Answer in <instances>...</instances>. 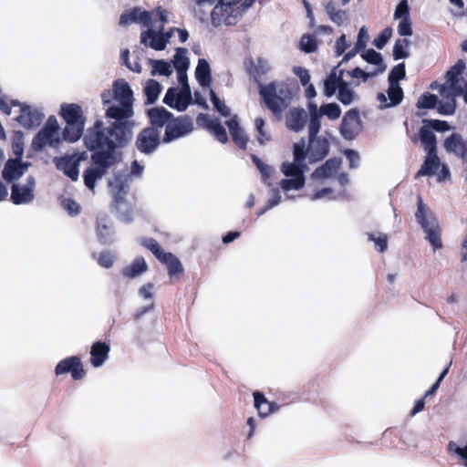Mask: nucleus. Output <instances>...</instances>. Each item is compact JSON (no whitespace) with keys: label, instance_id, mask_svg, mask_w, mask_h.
<instances>
[{"label":"nucleus","instance_id":"e2e57ef3","mask_svg":"<svg viewBox=\"0 0 467 467\" xmlns=\"http://www.w3.org/2000/svg\"><path fill=\"white\" fill-rule=\"evenodd\" d=\"M141 244L149 249L159 260L161 258V254L166 253L162 251L159 243L153 238H146L141 242Z\"/></svg>","mask_w":467,"mask_h":467},{"label":"nucleus","instance_id":"0eeeda50","mask_svg":"<svg viewBox=\"0 0 467 467\" xmlns=\"http://www.w3.org/2000/svg\"><path fill=\"white\" fill-rule=\"evenodd\" d=\"M305 139L302 138L293 145L294 161H285L281 165V171L285 177L305 178V172L308 170L306 164Z\"/></svg>","mask_w":467,"mask_h":467},{"label":"nucleus","instance_id":"f03ea898","mask_svg":"<svg viewBox=\"0 0 467 467\" xmlns=\"http://www.w3.org/2000/svg\"><path fill=\"white\" fill-rule=\"evenodd\" d=\"M143 170L144 167L138 161H133L130 173L127 171H119L109 181V192L113 198L111 207L116 212L118 219L124 223H130L133 221V209L127 201L131 176L140 177Z\"/></svg>","mask_w":467,"mask_h":467},{"label":"nucleus","instance_id":"603ef678","mask_svg":"<svg viewBox=\"0 0 467 467\" xmlns=\"http://www.w3.org/2000/svg\"><path fill=\"white\" fill-rule=\"evenodd\" d=\"M406 69L405 63L396 65L389 73L388 80L389 84H400L399 81L405 78Z\"/></svg>","mask_w":467,"mask_h":467},{"label":"nucleus","instance_id":"f8f14e48","mask_svg":"<svg viewBox=\"0 0 467 467\" xmlns=\"http://www.w3.org/2000/svg\"><path fill=\"white\" fill-rule=\"evenodd\" d=\"M362 123L359 110L355 108L346 112L340 125V134L347 140H353L360 133Z\"/></svg>","mask_w":467,"mask_h":467},{"label":"nucleus","instance_id":"2f4dec72","mask_svg":"<svg viewBox=\"0 0 467 467\" xmlns=\"http://www.w3.org/2000/svg\"><path fill=\"white\" fill-rule=\"evenodd\" d=\"M219 0H194L192 5V12L194 16L202 23L208 20L209 9L214 6Z\"/></svg>","mask_w":467,"mask_h":467},{"label":"nucleus","instance_id":"774afa93","mask_svg":"<svg viewBox=\"0 0 467 467\" xmlns=\"http://www.w3.org/2000/svg\"><path fill=\"white\" fill-rule=\"evenodd\" d=\"M61 205L64 210H66L69 215L76 216L80 212L79 204L71 198H66L62 201Z\"/></svg>","mask_w":467,"mask_h":467},{"label":"nucleus","instance_id":"412c9836","mask_svg":"<svg viewBox=\"0 0 467 467\" xmlns=\"http://www.w3.org/2000/svg\"><path fill=\"white\" fill-rule=\"evenodd\" d=\"M140 43L145 47H150L157 51L164 50L167 47L166 40L163 38L160 31L156 32L151 28H149L140 34Z\"/></svg>","mask_w":467,"mask_h":467},{"label":"nucleus","instance_id":"4be33fe9","mask_svg":"<svg viewBox=\"0 0 467 467\" xmlns=\"http://www.w3.org/2000/svg\"><path fill=\"white\" fill-rule=\"evenodd\" d=\"M2 179L5 183H18L17 182L24 176L19 166L18 160L9 158L2 170Z\"/></svg>","mask_w":467,"mask_h":467},{"label":"nucleus","instance_id":"3c124183","mask_svg":"<svg viewBox=\"0 0 467 467\" xmlns=\"http://www.w3.org/2000/svg\"><path fill=\"white\" fill-rule=\"evenodd\" d=\"M150 63L153 67L152 75L158 73L161 76L169 77L172 73L170 63L163 59L150 60Z\"/></svg>","mask_w":467,"mask_h":467},{"label":"nucleus","instance_id":"393cba45","mask_svg":"<svg viewBox=\"0 0 467 467\" xmlns=\"http://www.w3.org/2000/svg\"><path fill=\"white\" fill-rule=\"evenodd\" d=\"M110 348L106 342L97 341L95 342L90 350L91 359L90 362L93 367L99 368L109 358Z\"/></svg>","mask_w":467,"mask_h":467},{"label":"nucleus","instance_id":"c756f323","mask_svg":"<svg viewBox=\"0 0 467 467\" xmlns=\"http://www.w3.org/2000/svg\"><path fill=\"white\" fill-rule=\"evenodd\" d=\"M195 78L201 87L209 88L211 86V67L209 62L205 58H200L198 60V64L195 68Z\"/></svg>","mask_w":467,"mask_h":467},{"label":"nucleus","instance_id":"c9c22d12","mask_svg":"<svg viewBox=\"0 0 467 467\" xmlns=\"http://www.w3.org/2000/svg\"><path fill=\"white\" fill-rule=\"evenodd\" d=\"M254 399V406L262 417H266L269 413L275 412L278 409L275 403L269 402L261 392L255 391Z\"/></svg>","mask_w":467,"mask_h":467},{"label":"nucleus","instance_id":"338daca9","mask_svg":"<svg viewBox=\"0 0 467 467\" xmlns=\"http://www.w3.org/2000/svg\"><path fill=\"white\" fill-rule=\"evenodd\" d=\"M395 19L410 18V6L408 0H400L394 12Z\"/></svg>","mask_w":467,"mask_h":467},{"label":"nucleus","instance_id":"dca6fc26","mask_svg":"<svg viewBox=\"0 0 467 467\" xmlns=\"http://www.w3.org/2000/svg\"><path fill=\"white\" fill-rule=\"evenodd\" d=\"M53 162L58 171H62L67 177L71 179L73 182L78 180L79 167L78 166V163L75 162V160L71 156V154L55 157L53 159Z\"/></svg>","mask_w":467,"mask_h":467},{"label":"nucleus","instance_id":"13d9d810","mask_svg":"<svg viewBox=\"0 0 467 467\" xmlns=\"http://www.w3.org/2000/svg\"><path fill=\"white\" fill-rule=\"evenodd\" d=\"M210 132L214 138L221 143H226L228 141V136L225 128L222 125L220 119L211 127Z\"/></svg>","mask_w":467,"mask_h":467},{"label":"nucleus","instance_id":"4c0bfd02","mask_svg":"<svg viewBox=\"0 0 467 467\" xmlns=\"http://www.w3.org/2000/svg\"><path fill=\"white\" fill-rule=\"evenodd\" d=\"M360 57L368 64H372L378 67L374 72L383 73L386 70V65L384 64L382 55L376 50L369 48L365 49L360 54Z\"/></svg>","mask_w":467,"mask_h":467},{"label":"nucleus","instance_id":"20e7f679","mask_svg":"<svg viewBox=\"0 0 467 467\" xmlns=\"http://www.w3.org/2000/svg\"><path fill=\"white\" fill-rule=\"evenodd\" d=\"M259 94L267 109L274 114L282 112L292 98L290 87L284 82L273 81L267 85L259 84Z\"/></svg>","mask_w":467,"mask_h":467},{"label":"nucleus","instance_id":"864d4df0","mask_svg":"<svg viewBox=\"0 0 467 467\" xmlns=\"http://www.w3.org/2000/svg\"><path fill=\"white\" fill-rule=\"evenodd\" d=\"M210 99L213 105L214 109L218 111L222 116L228 117L231 115L230 109L224 104L223 101L218 98L213 89H210Z\"/></svg>","mask_w":467,"mask_h":467},{"label":"nucleus","instance_id":"a878e982","mask_svg":"<svg viewBox=\"0 0 467 467\" xmlns=\"http://www.w3.org/2000/svg\"><path fill=\"white\" fill-rule=\"evenodd\" d=\"M441 164L440 159L437 155V151H429L427 156L420 167L417 171L415 178L421 176H432L436 173Z\"/></svg>","mask_w":467,"mask_h":467},{"label":"nucleus","instance_id":"c85d7f7f","mask_svg":"<svg viewBox=\"0 0 467 467\" xmlns=\"http://www.w3.org/2000/svg\"><path fill=\"white\" fill-rule=\"evenodd\" d=\"M325 11L329 20L337 26H341L345 23H348L349 20V15L348 11L342 9L341 7L335 6L333 2L326 3Z\"/></svg>","mask_w":467,"mask_h":467},{"label":"nucleus","instance_id":"6e6552de","mask_svg":"<svg viewBox=\"0 0 467 467\" xmlns=\"http://www.w3.org/2000/svg\"><path fill=\"white\" fill-rule=\"evenodd\" d=\"M192 130L193 122L191 117L187 115L178 118L172 117L171 121L166 125L163 142L170 143L190 134Z\"/></svg>","mask_w":467,"mask_h":467},{"label":"nucleus","instance_id":"79ce46f5","mask_svg":"<svg viewBox=\"0 0 467 467\" xmlns=\"http://www.w3.org/2000/svg\"><path fill=\"white\" fill-rule=\"evenodd\" d=\"M84 124H67L63 130V140L68 142H76L83 135Z\"/></svg>","mask_w":467,"mask_h":467},{"label":"nucleus","instance_id":"9d476101","mask_svg":"<svg viewBox=\"0 0 467 467\" xmlns=\"http://www.w3.org/2000/svg\"><path fill=\"white\" fill-rule=\"evenodd\" d=\"M36 179L29 175L24 184L13 183L11 185L10 201L16 205L29 204L35 199Z\"/></svg>","mask_w":467,"mask_h":467},{"label":"nucleus","instance_id":"bb28decb","mask_svg":"<svg viewBox=\"0 0 467 467\" xmlns=\"http://www.w3.org/2000/svg\"><path fill=\"white\" fill-rule=\"evenodd\" d=\"M285 122L290 130L299 132L306 122V113L303 109H293L287 114Z\"/></svg>","mask_w":467,"mask_h":467},{"label":"nucleus","instance_id":"aec40b11","mask_svg":"<svg viewBox=\"0 0 467 467\" xmlns=\"http://www.w3.org/2000/svg\"><path fill=\"white\" fill-rule=\"evenodd\" d=\"M226 126L229 129L234 142L242 150H245L248 142V137L241 128L237 115L233 116L226 120Z\"/></svg>","mask_w":467,"mask_h":467},{"label":"nucleus","instance_id":"a19ab883","mask_svg":"<svg viewBox=\"0 0 467 467\" xmlns=\"http://www.w3.org/2000/svg\"><path fill=\"white\" fill-rule=\"evenodd\" d=\"M162 90L161 85L154 80V79H149L146 82L145 88H144V94L146 96L145 104L146 105H151L156 102L158 99L161 92Z\"/></svg>","mask_w":467,"mask_h":467},{"label":"nucleus","instance_id":"0e129e2a","mask_svg":"<svg viewBox=\"0 0 467 467\" xmlns=\"http://www.w3.org/2000/svg\"><path fill=\"white\" fill-rule=\"evenodd\" d=\"M391 36L392 29L390 27H386L378 35L377 37L374 38L373 45L377 48L382 49L386 46Z\"/></svg>","mask_w":467,"mask_h":467},{"label":"nucleus","instance_id":"bf43d9fd","mask_svg":"<svg viewBox=\"0 0 467 467\" xmlns=\"http://www.w3.org/2000/svg\"><path fill=\"white\" fill-rule=\"evenodd\" d=\"M116 260V254L109 250L102 251L97 259L98 264L104 268H110L113 266Z\"/></svg>","mask_w":467,"mask_h":467},{"label":"nucleus","instance_id":"6e6d98bb","mask_svg":"<svg viewBox=\"0 0 467 467\" xmlns=\"http://www.w3.org/2000/svg\"><path fill=\"white\" fill-rule=\"evenodd\" d=\"M368 239L375 244V248L379 253H384L388 249V237L384 234L376 236L372 233H368Z\"/></svg>","mask_w":467,"mask_h":467},{"label":"nucleus","instance_id":"58836bf2","mask_svg":"<svg viewBox=\"0 0 467 467\" xmlns=\"http://www.w3.org/2000/svg\"><path fill=\"white\" fill-rule=\"evenodd\" d=\"M148 265L142 257L136 258L130 265L122 269V275L129 278H135L147 271Z\"/></svg>","mask_w":467,"mask_h":467},{"label":"nucleus","instance_id":"7ed1b4c3","mask_svg":"<svg viewBox=\"0 0 467 467\" xmlns=\"http://www.w3.org/2000/svg\"><path fill=\"white\" fill-rule=\"evenodd\" d=\"M415 219L425 233V238L430 243L432 249L434 251L441 249L442 247V242L439 221L431 208L423 202L420 196H418L417 200Z\"/></svg>","mask_w":467,"mask_h":467},{"label":"nucleus","instance_id":"49530a36","mask_svg":"<svg viewBox=\"0 0 467 467\" xmlns=\"http://www.w3.org/2000/svg\"><path fill=\"white\" fill-rule=\"evenodd\" d=\"M306 178H293L287 177L286 179L281 180L279 185L284 192H289L291 190L298 191L305 186Z\"/></svg>","mask_w":467,"mask_h":467},{"label":"nucleus","instance_id":"e433bc0d","mask_svg":"<svg viewBox=\"0 0 467 467\" xmlns=\"http://www.w3.org/2000/svg\"><path fill=\"white\" fill-rule=\"evenodd\" d=\"M270 67L268 65V62L263 57H258L255 63L251 61V66L248 68V73L251 77L254 78V80L259 85L262 84L260 81L262 76L268 73Z\"/></svg>","mask_w":467,"mask_h":467},{"label":"nucleus","instance_id":"39448f33","mask_svg":"<svg viewBox=\"0 0 467 467\" xmlns=\"http://www.w3.org/2000/svg\"><path fill=\"white\" fill-rule=\"evenodd\" d=\"M244 12L240 0H219L210 13L212 25L214 27L234 26Z\"/></svg>","mask_w":467,"mask_h":467},{"label":"nucleus","instance_id":"6ab92c4d","mask_svg":"<svg viewBox=\"0 0 467 467\" xmlns=\"http://www.w3.org/2000/svg\"><path fill=\"white\" fill-rule=\"evenodd\" d=\"M341 163L342 160L340 158H330L312 172L311 178L313 180H325L331 178L340 168Z\"/></svg>","mask_w":467,"mask_h":467},{"label":"nucleus","instance_id":"680f3d73","mask_svg":"<svg viewBox=\"0 0 467 467\" xmlns=\"http://www.w3.org/2000/svg\"><path fill=\"white\" fill-rule=\"evenodd\" d=\"M300 48L306 53H313L317 50V41L314 36L304 35L300 39Z\"/></svg>","mask_w":467,"mask_h":467},{"label":"nucleus","instance_id":"cd10ccee","mask_svg":"<svg viewBox=\"0 0 467 467\" xmlns=\"http://www.w3.org/2000/svg\"><path fill=\"white\" fill-rule=\"evenodd\" d=\"M61 116L67 124H84L81 108L77 104L62 105Z\"/></svg>","mask_w":467,"mask_h":467},{"label":"nucleus","instance_id":"37998d69","mask_svg":"<svg viewBox=\"0 0 467 467\" xmlns=\"http://www.w3.org/2000/svg\"><path fill=\"white\" fill-rule=\"evenodd\" d=\"M187 49L184 47H177L175 55L173 56L172 64L176 71H187L190 66Z\"/></svg>","mask_w":467,"mask_h":467},{"label":"nucleus","instance_id":"72a5a7b5","mask_svg":"<svg viewBox=\"0 0 467 467\" xmlns=\"http://www.w3.org/2000/svg\"><path fill=\"white\" fill-rule=\"evenodd\" d=\"M466 67L465 62L459 59L446 73V82L449 84V88L453 89L459 85V77L463 73Z\"/></svg>","mask_w":467,"mask_h":467},{"label":"nucleus","instance_id":"ea45409f","mask_svg":"<svg viewBox=\"0 0 467 467\" xmlns=\"http://www.w3.org/2000/svg\"><path fill=\"white\" fill-rule=\"evenodd\" d=\"M420 139L421 140V143L423 144L424 150L429 151H437L436 147V136L431 130V128L423 126L420 129L419 131Z\"/></svg>","mask_w":467,"mask_h":467},{"label":"nucleus","instance_id":"09e8293b","mask_svg":"<svg viewBox=\"0 0 467 467\" xmlns=\"http://www.w3.org/2000/svg\"><path fill=\"white\" fill-rule=\"evenodd\" d=\"M410 45V41L406 38L398 39L393 47V58L395 60H400L403 58H407L410 56L407 47Z\"/></svg>","mask_w":467,"mask_h":467},{"label":"nucleus","instance_id":"f257e3e1","mask_svg":"<svg viewBox=\"0 0 467 467\" xmlns=\"http://www.w3.org/2000/svg\"><path fill=\"white\" fill-rule=\"evenodd\" d=\"M112 88L117 103L105 109L106 124L95 121L87 130L84 144L90 151L91 166L83 172L85 186L94 190L97 181L121 161V150L127 148L133 139L136 127L133 109V91L123 78L116 79Z\"/></svg>","mask_w":467,"mask_h":467},{"label":"nucleus","instance_id":"052dcab7","mask_svg":"<svg viewBox=\"0 0 467 467\" xmlns=\"http://www.w3.org/2000/svg\"><path fill=\"white\" fill-rule=\"evenodd\" d=\"M320 115L318 112H312L308 123V138L319 137L317 134L320 130Z\"/></svg>","mask_w":467,"mask_h":467},{"label":"nucleus","instance_id":"473e14b6","mask_svg":"<svg viewBox=\"0 0 467 467\" xmlns=\"http://www.w3.org/2000/svg\"><path fill=\"white\" fill-rule=\"evenodd\" d=\"M387 94L389 102L388 104L379 105L380 109L396 107L400 104L403 99V89L400 84L389 83Z\"/></svg>","mask_w":467,"mask_h":467},{"label":"nucleus","instance_id":"4d7b16f0","mask_svg":"<svg viewBox=\"0 0 467 467\" xmlns=\"http://www.w3.org/2000/svg\"><path fill=\"white\" fill-rule=\"evenodd\" d=\"M447 450L451 453H455L461 460L463 461V466L467 467V444L463 447H461L455 441H450L447 445Z\"/></svg>","mask_w":467,"mask_h":467},{"label":"nucleus","instance_id":"b1692460","mask_svg":"<svg viewBox=\"0 0 467 467\" xmlns=\"http://www.w3.org/2000/svg\"><path fill=\"white\" fill-rule=\"evenodd\" d=\"M448 88L442 86L440 89V93L442 96V99L439 100L437 104L438 112L443 116L453 115L456 109V99L455 95L447 93Z\"/></svg>","mask_w":467,"mask_h":467},{"label":"nucleus","instance_id":"69168bd1","mask_svg":"<svg viewBox=\"0 0 467 467\" xmlns=\"http://www.w3.org/2000/svg\"><path fill=\"white\" fill-rule=\"evenodd\" d=\"M255 129L257 130V140L261 145L270 140V136L265 130V120L262 118H256L254 120Z\"/></svg>","mask_w":467,"mask_h":467},{"label":"nucleus","instance_id":"5701e85b","mask_svg":"<svg viewBox=\"0 0 467 467\" xmlns=\"http://www.w3.org/2000/svg\"><path fill=\"white\" fill-rule=\"evenodd\" d=\"M115 231L107 217H99L97 221V236L100 244H110L114 242Z\"/></svg>","mask_w":467,"mask_h":467},{"label":"nucleus","instance_id":"a211bd4d","mask_svg":"<svg viewBox=\"0 0 467 467\" xmlns=\"http://www.w3.org/2000/svg\"><path fill=\"white\" fill-rule=\"evenodd\" d=\"M150 125L148 128H154L155 130L166 128V125L171 121L173 114L167 110L164 107H154L147 110Z\"/></svg>","mask_w":467,"mask_h":467},{"label":"nucleus","instance_id":"de8ad7c7","mask_svg":"<svg viewBox=\"0 0 467 467\" xmlns=\"http://www.w3.org/2000/svg\"><path fill=\"white\" fill-rule=\"evenodd\" d=\"M318 114L320 116L324 115L331 120H335L340 117L341 109L337 103H326L321 105Z\"/></svg>","mask_w":467,"mask_h":467},{"label":"nucleus","instance_id":"9b49d317","mask_svg":"<svg viewBox=\"0 0 467 467\" xmlns=\"http://www.w3.org/2000/svg\"><path fill=\"white\" fill-rule=\"evenodd\" d=\"M330 142L324 136L308 138V143L305 141L306 158L310 163L323 161L329 153Z\"/></svg>","mask_w":467,"mask_h":467},{"label":"nucleus","instance_id":"c03bdc74","mask_svg":"<svg viewBox=\"0 0 467 467\" xmlns=\"http://www.w3.org/2000/svg\"><path fill=\"white\" fill-rule=\"evenodd\" d=\"M438 102L439 99L436 95L430 92H424L418 99L416 106L418 109H432L437 107Z\"/></svg>","mask_w":467,"mask_h":467},{"label":"nucleus","instance_id":"f3484780","mask_svg":"<svg viewBox=\"0 0 467 467\" xmlns=\"http://www.w3.org/2000/svg\"><path fill=\"white\" fill-rule=\"evenodd\" d=\"M131 23H142L144 26H150L152 23L151 13L135 7L121 14L119 17L120 26H127Z\"/></svg>","mask_w":467,"mask_h":467},{"label":"nucleus","instance_id":"7c9ffc66","mask_svg":"<svg viewBox=\"0 0 467 467\" xmlns=\"http://www.w3.org/2000/svg\"><path fill=\"white\" fill-rule=\"evenodd\" d=\"M342 82L346 81L337 75V67H334L324 81V95L327 98L335 95L342 86Z\"/></svg>","mask_w":467,"mask_h":467},{"label":"nucleus","instance_id":"423d86ee","mask_svg":"<svg viewBox=\"0 0 467 467\" xmlns=\"http://www.w3.org/2000/svg\"><path fill=\"white\" fill-rule=\"evenodd\" d=\"M58 130L59 126L56 117L50 116L43 128L33 138L32 148L36 151H41L47 145L57 148L61 142Z\"/></svg>","mask_w":467,"mask_h":467},{"label":"nucleus","instance_id":"a18cd8bd","mask_svg":"<svg viewBox=\"0 0 467 467\" xmlns=\"http://www.w3.org/2000/svg\"><path fill=\"white\" fill-rule=\"evenodd\" d=\"M337 99L345 106L350 105L355 98L357 97L356 93L349 88L348 82H342V86L337 91Z\"/></svg>","mask_w":467,"mask_h":467},{"label":"nucleus","instance_id":"5fc2aeb1","mask_svg":"<svg viewBox=\"0 0 467 467\" xmlns=\"http://www.w3.org/2000/svg\"><path fill=\"white\" fill-rule=\"evenodd\" d=\"M12 149L16 157H23L24 153V134L22 131H15L12 138Z\"/></svg>","mask_w":467,"mask_h":467},{"label":"nucleus","instance_id":"4468645a","mask_svg":"<svg viewBox=\"0 0 467 467\" xmlns=\"http://www.w3.org/2000/svg\"><path fill=\"white\" fill-rule=\"evenodd\" d=\"M443 146L447 152L459 157L462 163L467 166V140H464L460 133H452L448 136Z\"/></svg>","mask_w":467,"mask_h":467},{"label":"nucleus","instance_id":"1a4fd4ad","mask_svg":"<svg viewBox=\"0 0 467 467\" xmlns=\"http://www.w3.org/2000/svg\"><path fill=\"white\" fill-rule=\"evenodd\" d=\"M161 144L160 130L154 128H144L137 135L135 148L144 155L154 153Z\"/></svg>","mask_w":467,"mask_h":467},{"label":"nucleus","instance_id":"2eb2a0df","mask_svg":"<svg viewBox=\"0 0 467 467\" xmlns=\"http://www.w3.org/2000/svg\"><path fill=\"white\" fill-rule=\"evenodd\" d=\"M45 115L37 109L28 105L22 106L16 120L25 129H32L41 124Z\"/></svg>","mask_w":467,"mask_h":467},{"label":"nucleus","instance_id":"8fccbe9b","mask_svg":"<svg viewBox=\"0 0 467 467\" xmlns=\"http://www.w3.org/2000/svg\"><path fill=\"white\" fill-rule=\"evenodd\" d=\"M252 161L254 163V165L256 166V168L259 170V171L261 172L262 177H263V182L265 184L270 185L271 182H269V180H270V177L273 172L272 167L264 163L262 161V160L256 155L252 156Z\"/></svg>","mask_w":467,"mask_h":467},{"label":"nucleus","instance_id":"f704fd0d","mask_svg":"<svg viewBox=\"0 0 467 467\" xmlns=\"http://www.w3.org/2000/svg\"><path fill=\"white\" fill-rule=\"evenodd\" d=\"M160 261L168 267V273L171 277L183 273L184 269L181 261L171 253L161 254Z\"/></svg>","mask_w":467,"mask_h":467},{"label":"nucleus","instance_id":"ddd939ff","mask_svg":"<svg viewBox=\"0 0 467 467\" xmlns=\"http://www.w3.org/2000/svg\"><path fill=\"white\" fill-rule=\"evenodd\" d=\"M57 376L70 373L75 380H79L85 376V370L81 360L77 356H71L59 361L55 368Z\"/></svg>","mask_w":467,"mask_h":467}]
</instances>
